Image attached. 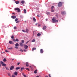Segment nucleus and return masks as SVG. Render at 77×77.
<instances>
[{
	"label": "nucleus",
	"mask_w": 77,
	"mask_h": 77,
	"mask_svg": "<svg viewBox=\"0 0 77 77\" xmlns=\"http://www.w3.org/2000/svg\"><path fill=\"white\" fill-rule=\"evenodd\" d=\"M52 20L53 23H58V21H59L58 20H56V18L55 17H54L52 19Z\"/></svg>",
	"instance_id": "1"
},
{
	"label": "nucleus",
	"mask_w": 77,
	"mask_h": 77,
	"mask_svg": "<svg viewBox=\"0 0 77 77\" xmlns=\"http://www.w3.org/2000/svg\"><path fill=\"white\" fill-rule=\"evenodd\" d=\"M63 3H64L63 2H60L58 4V7H60V6H62V4Z\"/></svg>",
	"instance_id": "2"
},
{
	"label": "nucleus",
	"mask_w": 77,
	"mask_h": 77,
	"mask_svg": "<svg viewBox=\"0 0 77 77\" xmlns=\"http://www.w3.org/2000/svg\"><path fill=\"white\" fill-rule=\"evenodd\" d=\"M14 10L15 11H17L18 12H20L21 11V10H20V9L18 8H14Z\"/></svg>",
	"instance_id": "3"
},
{
	"label": "nucleus",
	"mask_w": 77,
	"mask_h": 77,
	"mask_svg": "<svg viewBox=\"0 0 77 77\" xmlns=\"http://www.w3.org/2000/svg\"><path fill=\"white\" fill-rule=\"evenodd\" d=\"M15 48L18 49V46H19V44H18V43L16 44L15 45Z\"/></svg>",
	"instance_id": "4"
},
{
	"label": "nucleus",
	"mask_w": 77,
	"mask_h": 77,
	"mask_svg": "<svg viewBox=\"0 0 77 77\" xmlns=\"http://www.w3.org/2000/svg\"><path fill=\"white\" fill-rule=\"evenodd\" d=\"M24 47L25 49H27L28 48V46L26 45H24Z\"/></svg>",
	"instance_id": "5"
},
{
	"label": "nucleus",
	"mask_w": 77,
	"mask_h": 77,
	"mask_svg": "<svg viewBox=\"0 0 77 77\" xmlns=\"http://www.w3.org/2000/svg\"><path fill=\"white\" fill-rule=\"evenodd\" d=\"M66 14V13L65 11H62L61 12V14H62V15H65Z\"/></svg>",
	"instance_id": "6"
},
{
	"label": "nucleus",
	"mask_w": 77,
	"mask_h": 77,
	"mask_svg": "<svg viewBox=\"0 0 77 77\" xmlns=\"http://www.w3.org/2000/svg\"><path fill=\"white\" fill-rule=\"evenodd\" d=\"M46 29H47V26H44L43 27V30H46Z\"/></svg>",
	"instance_id": "7"
},
{
	"label": "nucleus",
	"mask_w": 77,
	"mask_h": 77,
	"mask_svg": "<svg viewBox=\"0 0 77 77\" xmlns=\"http://www.w3.org/2000/svg\"><path fill=\"white\" fill-rule=\"evenodd\" d=\"M14 66H11L10 67V70H12V69H14Z\"/></svg>",
	"instance_id": "8"
},
{
	"label": "nucleus",
	"mask_w": 77,
	"mask_h": 77,
	"mask_svg": "<svg viewBox=\"0 0 77 77\" xmlns=\"http://www.w3.org/2000/svg\"><path fill=\"white\" fill-rule=\"evenodd\" d=\"M11 17L13 19H15V18H17V17L15 16H11Z\"/></svg>",
	"instance_id": "9"
},
{
	"label": "nucleus",
	"mask_w": 77,
	"mask_h": 77,
	"mask_svg": "<svg viewBox=\"0 0 77 77\" xmlns=\"http://www.w3.org/2000/svg\"><path fill=\"white\" fill-rule=\"evenodd\" d=\"M19 44L20 46H21V47H23V45H24V44L22 43H20Z\"/></svg>",
	"instance_id": "10"
},
{
	"label": "nucleus",
	"mask_w": 77,
	"mask_h": 77,
	"mask_svg": "<svg viewBox=\"0 0 77 77\" xmlns=\"http://www.w3.org/2000/svg\"><path fill=\"white\" fill-rule=\"evenodd\" d=\"M9 44H14V43L12 41H10L9 42Z\"/></svg>",
	"instance_id": "11"
},
{
	"label": "nucleus",
	"mask_w": 77,
	"mask_h": 77,
	"mask_svg": "<svg viewBox=\"0 0 77 77\" xmlns=\"http://www.w3.org/2000/svg\"><path fill=\"white\" fill-rule=\"evenodd\" d=\"M14 74L15 75H18V73L17 72H14Z\"/></svg>",
	"instance_id": "12"
},
{
	"label": "nucleus",
	"mask_w": 77,
	"mask_h": 77,
	"mask_svg": "<svg viewBox=\"0 0 77 77\" xmlns=\"http://www.w3.org/2000/svg\"><path fill=\"white\" fill-rule=\"evenodd\" d=\"M29 63L28 62H26V66H29Z\"/></svg>",
	"instance_id": "13"
},
{
	"label": "nucleus",
	"mask_w": 77,
	"mask_h": 77,
	"mask_svg": "<svg viewBox=\"0 0 77 77\" xmlns=\"http://www.w3.org/2000/svg\"><path fill=\"white\" fill-rule=\"evenodd\" d=\"M40 52L42 54L43 53V50L42 49H41L40 50Z\"/></svg>",
	"instance_id": "14"
},
{
	"label": "nucleus",
	"mask_w": 77,
	"mask_h": 77,
	"mask_svg": "<svg viewBox=\"0 0 77 77\" xmlns=\"http://www.w3.org/2000/svg\"><path fill=\"white\" fill-rule=\"evenodd\" d=\"M37 71H38V70L35 69L34 72V73H35V74H37V73H38L37 72Z\"/></svg>",
	"instance_id": "15"
},
{
	"label": "nucleus",
	"mask_w": 77,
	"mask_h": 77,
	"mask_svg": "<svg viewBox=\"0 0 77 77\" xmlns=\"http://www.w3.org/2000/svg\"><path fill=\"white\" fill-rule=\"evenodd\" d=\"M37 36H41V34L38 33L37 34Z\"/></svg>",
	"instance_id": "16"
},
{
	"label": "nucleus",
	"mask_w": 77,
	"mask_h": 77,
	"mask_svg": "<svg viewBox=\"0 0 77 77\" xmlns=\"http://www.w3.org/2000/svg\"><path fill=\"white\" fill-rule=\"evenodd\" d=\"M15 3H16V4H19V3H20V2H19V1H15Z\"/></svg>",
	"instance_id": "17"
},
{
	"label": "nucleus",
	"mask_w": 77,
	"mask_h": 77,
	"mask_svg": "<svg viewBox=\"0 0 77 77\" xmlns=\"http://www.w3.org/2000/svg\"><path fill=\"white\" fill-rule=\"evenodd\" d=\"M33 20L34 22H36V19H35V18L33 17Z\"/></svg>",
	"instance_id": "18"
},
{
	"label": "nucleus",
	"mask_w": 77,
	"mask_h": 77,
	"mask_svg": "<svg viewBox=\"0 0 77 77\" xmlns=\"http://www.w3.org/2000/svg\"><path fill=\"white\" fill-rule=\"evenodd\" d=\"M2 65L3 66H5L6 65L5 63H3Z\"/></svg>",
	"instance_id": "19"
},
{
	"label": "nucleus",
	"mask_w": 77,
	"mask_h": 77,
	"mask_svg": "<svg viewBox=\"0 0 77 77\" xmlns=\"http://www.w3.org/2000/svg\"><path fill=\"white\" fill-rule=\"evenodd\" d=\"M20 69V67H17L16 68V70L17 71V69Z\"/></svg>",
	"instance_id": "20"
},
{
	"label": "nucleus",
	"mask_w": 77,
	"mask_h": 77,
	"mask_svg": "<svg viewBox=\"0 0 77 77\" xmlns=\"http://www.w3.org/2000/svg\"><path fill=\"white\" fill-rule=\"evenodd\" d=\"M26 33H28V32H29V29H26Z\"/></svg>",
	"instance_id": "21"
},
{
	"label": "nucleus",
	"mask_w": 77,
	"mask_h": 77,
	"mask_svg": "<svg viewBox=\"0 0 77 77\" xmlns=\"http://www.w3.org/2000/svg\"><path fill=\"white\" fill-rule=\"evenodd\" d=\"M7 48H8V50H12V49H13V48H8V47Z\"/></svg>",
	"instance_id": "22"
},
{
	"label": "nucleus",
	"mask_w": 77,
	"mask_h": 77,
	"mask_svg": "<svg viewBox=\"0 0 77 77\" xmlns=\"http://www.w3.org/2000/svg\"><path fill=\"white\" fill-rule=\"evenodd\" d=\"M3 60L4 62H6V61H7L6 59V58L4 59Z\"/></svg>",
	"instance_id": "23"
},
{
	"label": "nucleus",
	"mask_w": 77,
	"mask_h": 77,
	"mask_svg": "<svg viewBox=\"0 0 77 77\" xmlns=\"http://www.w3.org/2000/svg\"><path fill=\"white\" fill-rule=\"evenodd\" d=\"M54 8V6H52L51 7V10L53 9V8Z\"/></svg>",
	"instance_id": "24"
},
{
	"label": "nucleus",
	"mask_w": 77,
	"mask_h": 77,
	"mask_svg": "<svg viewBox=\"0 0 77 77\" xmlns=\"http://www.w3.org/2000/svg\"><path fill=\"white\" fill-rule=\"evenodd\" d=\"M24 14H26V9H24Z\"/></svg>",
	"instance_id": "25"
},
{
	"label": "nucleus",
	"mask_w": 77,
	"mask_h": 77,
	"mask_svg": "<svg viewBox=\"0 0 77 77\" xmlns=\"http://www.w3.org/2000/svg\"><path fill=\"white\" fill-rule=\"evenodd\" d=\"M36 48H33L32 49V51H34V50H36Z\"/></svg>",
	"instance_id": "26"
},
{
	"label": "nucleus",
	"mask_w": 77,
	"mask_h": 77,
	"mask_svg": "<svg viewBox=\"0 0 77 77\" xmlns=\"http://www.w3.org/2000/svg\"><path fill=\"white\" fill-rule=\"evenodd\" d=\"M21 42L22 43H24V40H21Z\"/></svg>",
	"instance_id": "27"
},
{
	"label": "nucleus",
	"mask_w": 77,
	"mask_h": 77,
	"mask_svg": "<svg viewBox=\"0 0 77 77\" xmlns=\"http://www.w3.org/2000/svg\"><path fill=\"white\" fill-rule=\"evenodd\" d=\"M21 3H22V4H24V1H22L21 2Z\"/></svg>",
	"instance_id": "28"
},
{
	"label": "nucleus",
	"mask_w": 77,
	"mask_h": 77,
	"mask_svg": "<svg viewBox=\"0 0 77 77\" xmlns=\"http://www.w3.org/2000/svg\"><path fill=\"white\" fill-rule=\"evenodd\" d=\"M14 35H12L11 36V38L12 39H14Z\"/></svg>",
	"instance_id": "29"
},
{
	"label": "nucleus",
	"mask_w": 77,
	"mask_h": 77,
	"mask_svg": "<svg viewBox=\"0 0 77 77\" xmlns=\"http://www.w3.org/2000/svg\"><path fill=\"white\" fill-rule=\"evenodd\" d=\"M25 69H26V70H27L28 71H30V70L28 68H26Z\"/></svg>",
	"instance_id": "30"
},
{
	"label": "nucleus",
	"mask_w": 77,
	"mask_h": 77,
	"mask_svg": "<svg viewBox=\"0 0 77 77\" xmlns=\"http://www.w3.org/2000/svg\"><path fill=\"white\" fill-rule=\"evenodd\" d=\"M19 51H21L22 52H23V50H22V49H20L19 50Z\"/></svg>",
	"instance_id": "31"
},
{
	"label": "nucleus",
	"mask_w": 77,
	"mask_h": 77,
	"mask_svg": "<svg viewBox=\"0 0 77 77\" xmlns=\"http://www.w3.org/2000/svg\"><path fill=\"white\" fill-rule=\"evenodd\" d=\"M51 11L52 12H54V10H53V9H52V10H51Z\"/></svg>",
	"instance_id": "32"
},
{
	"label": "nucleus",
	"mask_w": 77,
	"mask_h": 77,
	"mask_svg": "<svg viewBox=\"0 0 77 77\" xmlns=\"http://www.w3.org/2000/svg\"><path fill=\"white\" fill-rule=\"evenodd\" d=\"M8 75H9V76H11V73H8Z\"/></svg>",
	"instance_id": "33"
},
{
	"label": "nucleus",
	"mask_w": 77,
	"mask_h": 77,
	"mask_svg": "<svg viewBox=\"0 0 77 77\" xmlns=\"http://www.w3.org/2000/svg\"><path fill=\"white\" fill-rule=\"evenodd\" d=\"M16 41H17V42H18V41H19V40H18V39L16 38Z\"/></svg>",
	"instance_id": "34"
},
{
	"label": "nucleus",
	"mask_w": 77,
	"mask_h": 77,
	"mask_svg": "<svg viewBox=\"0 0 77 77\" xmlns=\"http://www.w3.org/2000/svg\"><path fill=\"white\" fill-rule=\"evenodd\" d=\"M46 14H47V15H49V14H50V13L49 12H47L46 13Z\"/></svg>",
	"instance_id": "35"
},
{
	"label": "nucleus",
	"mask_w": 77,
	"mask_h": 77,
	"mask_svg": "<svg viewBox=\"0 0 77 77\" xmlns=\"http://www.w3.org/2000/svg\"><path fill=\"white\" fill-rule=\"evenodd\" d=\"M32 42H35V39H33V40L32 41Z\"/></svg>",
	"instance_id": "36"
},
{
	"label": "nucleus",
	"mask_w": 77,
	"mask_h": 77,
	"mask_svg": "<svg viewBox=\"0 0 77 77\" xmlns=\"http://www.w3.org/2000/svg\"><path fill=\"white\" fill-rule=\"evenodd\" d=\"M5 51L6 53H9V51H8L7 50H5Z\"/></svg>",
	"instance_id": "37"
},
{
	"label": "nucleus",
	"mask_w": 77,
	"mask_h": 77,
	"mask_svg": "<svg viewBox=\"0 0 77 77\" xmlns=\"http://www.w3.org/2000/svg\"><path fill=\"white\" fill-rule=\"evenodd\" d=\"M18 21V18H16L15 19V21Z\"/></svg>",
	"instance_id": "38"
},
{
	"label": "nucleus",
	"mask_w": 77,
	"mask_h": 77,
	"mask_svg": "<svg viewBox=\"0 0 77 77\" xmlns=\"http://www.w3.org/2000/svg\"><path fill=\"white\" fill-rule=\"evenodd\" d=\"M5 68H6V69H7V70H9V69L7 67H5Z\"/></svg>",
	"instance_id": "39"
},
{
	"label": "nucleus",
	"mask_w": 77,
	"mask_h": 77,
	"mask_svg": "<svg viewBox=\"0 0 77 77\" xmlns=\"http://www.w3.org/2000/svg\"><path fill=\"white\" fill-rule=\"evenodd\" d=\"M13 40L14 42H16V40L15 39H13Z\"/></svg>",
	"instance_id": "40"
},
{
	"label": "nucleus",
	"mask_w": 77,
	"mask_h": 77,
	"mask_svg": "<svg viewBox=\"0 0 77 77\" xmlns=\"http://www.w3.org/2000/svg\"><path fill=\"white\" fill-rule=\"evenodd\" d=\"M0 63L1 64H3V62L1 61Z\"/></svg>",
	"instance_id": "41"
},
{
	"label": "nucleus",
	"mask_w": 77,
	"mask_h": 77,
	"mask_svg": "<svg viewBox=\"0 0 77 77\" xmlns=\"http://www.w3.org/2000/svg\"><path fill=\"white\" fill-rule=\"evenodd\" d=\"M12 77H15V76L14 75H12Z\"/></svg>",
	"instance_id": "42"
},
{
	"label": "nucleus",
	"mask_w": 77,
	"mask_h": 77,
	"mask_svg": "<svg viewBox=\"0 0 77 77\" xmlns=\"http://www.w3.org/2000/svg\"><path fill=\"white\" fill-rule=\"evenodd\" d=\"M23 69H24V68H21V71H23Z\"/></svg>",
	"instance_id": "43"
},
{
	"label": "nucleus",
	"mask_w": 77,
	"mask_h": 77,
	"mask_svg": "<svg viewBox=\"0 0 77 77\" xmlns=\"http://www.w3.org/2000/svg\"><path fill=\"white\" fill-rule=\"evenodd\" d=\"M14 29H17V27H16V26H14Z\"/></svg>",
	"instance_id": "44"
},
{
	"label": "nucleus",
	"mask_w": 77,
	"mask_h": 77,
	"mask_svg": "<svg viewBox=\"0 0 77 77\" xmlns=\"http://www.w3.org/2000/svg\"><path fill=\"white\" fill-rule=\"evenodd\" d=\"M22 32H26V31H25L24 30H22Z\"/></svg>",
	"instance_id": "45"
},
{
	"label": "nucleus",
	"mask_w": 77,
	"mask_h": 77,
	"mask_svg": "<svg viewBox=\"0 0 77 77\" xmlns=\"http://www.w3.org/2000/svg\"><path fill=\"white\" fill-rule=\"evenodd\" d=\"M38 27H39L40 26H41V24H38Z\"/></svg>",
	"instance_id": "46"
},
{
	"label": "nucleus",
	"mask_w": 77,
	"mask_h": 77,
	"mask_svg": "<svg viewBox=\"0 0 77 77\" xmlns=\"http://www.w3.org/2000/svg\"><path fill=\"white\" fill-rule=\"evenodd\" d=\"M23 76H24V77H26V75H23Z\"/></svg>",
	"instance_id": "47"
},
{
	"label": "nucleus",
	"mask_w": 77,
	"mask_h": 77,
	"mask_svg": "<svg viewBox=\"0 0 77 77\" xmlns=\"http://www.w3.org/2000/svg\"><path fill=\"white\" fill-rule=\"evenodd\" d=\"M37 5H36L38 7V6H39V4H38Z\"/></svg>",
	"instance_id": "48"
},
{
	"label": "nucleus",
	"mask_w": 77,
	"mask_h": 77,
	"mask_svg": "<svg viewBox=\"0 0 77 77\" xmlns=\"http://www.w3.org/2000/svg\"><path fill=\"white\" fill-rule=\"evenodd\" d=\"M19 64H20V63H17V65H19Z\"/></svg>",
	"instance_id": "49"
},
{
	"label": "nucleus",
	"mask_w": 77,
	"mask_h": 77,
	"mask_svg": "<svg viewBox=\"0 0 77 77\" xmlns=\"http://www.w3.org/2000/svg\"><path fill=\"white\" fill-rule=\"evenodd\" d=\"M37 17H40V16H39V15H37Z\"/></svg>",
	"instance_id": "50"
},
{
	"label": "nucleus",
	"mask_w": 77,
	"mask_h": 77,
	"mask_svg": "<svg viewBox=\"0 0 77 77\" xmlns=\"http://www.w3.org/2000/svg\"><path fill=\"white\" fill-rule=\"evenodd\" d=\"M19 22H20L19 21H17V22H16V23H19Z\"/></svg>",
	"instance_id": "51"
},
{
	"label": "nucleus",
	"mask_w": 77,
	"mask_h": 77,
	"mask_svg": "<svg viewBox=\"0 0 77 77\" xmlns=\"http://www.w3.org/2000/svg\"><path fill=\"white\" fill-rule=\"evenodd\" d=\"M46 21H48V19H46Z\"/></svg>",
	"instance_id": "52"
},
{
	"label": "nucleus",
	"mask_w": 77,
	"mask_h": 77,
	"mask_svg": "<svg viewBox=\"0 0 77 77\" xmlns=\"http://www.w3.org/2000/svg\"><path fill=\"white\" fill-rule=\"evenodd\" d=\"M29 42V41L27 42H26V44H27V43H28V42Z\"/></svg>",
	"instance_id": "53"
},
{
	"label": "nucleus",
	"mask_w": 77,
	"mask_h": 77,
	"mask_svg": "<svg viewBox=\"0 0 77 77\" xmlns=\"http://www.w3.org/2000/svg\"><path fill=\"white\" fill-rule=\"evenodd\" d=\"M22 74V75H24V73H23Z\"/></svg>",
	"instance_id": "54"
},
{
	"label": "nucleus",
	"mask_w": 77,
	"mask_h": 77,
	"mask_svg": "<svg viewBox=\"0 0 77 77\" xmlns=\"http://www.w3.org/2000/svg\"><path fill=\"white\" fill-rule=\"evenodd\" d=\"M45 77H48V76L47 75H46L45 76Z\"/></svg>",
	"instance_id": "55"
},
{
	"label": "nucleus",
	"mask_w": 77,
	"mask_h": 77,
	"mask_svg": "<svg viewBox=\"0 0 77 77\" xmlns=\"http://www.w3.org/2000/svg\"><path fill=\"white\" fill-rule=\"evenodd\" d=\"M56 16L57 17H58V15H56Z\"/></svg>",
	"instance_id": "56"
},
{
	"label": "nucleus",
	"mask_w": 77,
	"mask_h": 77,
	"mask_svg": "<svg viewBox=\"0 0 77 77\" xmlns=\"http://www.w3.org/2000/svg\"><path fill=\"white\" fill-rule=\"evenodd\" d=\"M24 51H26V50H24Z\"/></svg>",
	"instance_id": "57"
},
{
	"label": "nucleus",
	"mask_w": 77,
	"mask_h": 77,
	"mask_svg": "<svg viewBox=\"0 0 77 77\" xmlns=\"http://www.w3.org/2000/svg\"><path fill=\"white\" fill-rule=\"evenodd\" d=\"M37 24H38V23H36L35 24V26H37Z\"/></svg>",
	"instance_id": "58"
},
{
	"label": "nucleus",
	"mask_w": 77,
	"mask_h": 77,
	"mask_svg": "<svg viewBox=\"0 0 77 77\" xmlns=\"http://www.w3.org/2000/svg\"><path fill=\"white\" fill-rule=\"evenodd\" d=\"M13 1H14V2H15V0H13Z\"/></svg>",
	"instance_id": "59"
},
{
	"label": "nucleus",
	"mask_w": 77,
	"mask_h": 77,
	"mask_svg": "<svg viewBox=\"0 0 77 77\" xmlns=\"http://www.w3.org/2000/svg\"><path fill=\"white\" fill-rule=\"evenodd\" d=\"M34 33H35V32H33V35H34Z\"/></svg>",
	"instance_id": "60"
},
{
	"label": "nucleus",
	"mask_w": 77,
	"mask_h": 77,
	"mask_svg": "<svg viewBox=\"0 0 77 77\" xmlns=\"http://www.w3.org/2000/svg\"><path fill=\"white\" fill-rule=\"evenodd\" d=\"M29 68H31V66H29Z\"/></svg>",
	"instance_id": "61"
},
{
	"label": "nucleus",
	"mask_w": 77,
	"mask_h": 77,
	"mask_svg": "<svg viewBox=\"0 0 77 77\" xmlns=\"http://www.w3.org/2000/svg\"><path fill=\"white\" fill-rule=\"evenodd\" d=\"M2 65H1V64H0V66H1Z\"/></svg>",
	"instance_id": "62"
},
{
	"label": "nucleus",
	"mask_w": 77,
	"mask_h": 77,
	"mask_svg": "<svg viewBox=\"0 0 77 77\" xmlns=\"http://www.w3.org/2000/svg\"><path fill=\"white\" fill-rule=\"evenodd\" d=\"M14 60V59H12V60Z\"/></svg>",
	"instance_id": "63"
},
{
	"label": "nucleus",
	"mask_w": 77,
	"mask_h": 77,
	"mask_svg": "<svg viewBox=\"0 0 77 77\" xmlns=\"http://www.w3.org/2000/svg\"><path fill=\"white\" fill-rule=\"evenodd\" d=\"M12 14H14V13H12Z\"/></svg>",
	"instance_id": "64"
}]
</instances>
